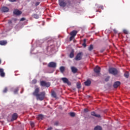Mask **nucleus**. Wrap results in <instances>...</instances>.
<instances>
[{
  "instance_id": "obj_39",
  "label": "nucleus",
  "mask_w": 130,
  "mask_h": 130,
  "mask_svg": "<svg viewBox=\"0 0 130 130\" xmlns=\"http://www.w3.org/2000/svg\"><path fill=\"white\" fill-rule=\"evenodd\" d=\"M83 46L84 47H86V43H84L83 44Z\"/></svg>"
},
{
  "instance_id": "obj_20",
  "label": "nucleus",
  "mask_w": 130,
  "mask_h": 130,
  "mask_svg": "<svg viewBox=\"0 0 130 130\" xmlns=\"http://www.w3.org/2000/svg\"><path fill=\"white\" fill-rule=\"evenodd\" d=\"M94 130H102V127L100 126H96L94 127Z\"/></svg>"
},
{
  "instance_id": "obj_34",
  "label": "nucleus",
  "mask_w": 130,
  "mask_h": 130,
  "mask_svg": "<svg viewBox=\"0 0 130 130\" xmlns=\"http://www.w3.org/2000/svg\"><path fill=\"white\" fill-rule=\"evenodd\" d=\"M30 125H31V126H32L33 127V126H34V122H31Z\"/></svg>"
},
{
  "instance_id": "obj_44",
  "label": "nucleus",
  "mask_w": 130,
  "mask_h": 130,
  "mask_svg": "<svg viewBox=\"0 0 130 130\" xmlns=\"http://www.w3.org/2000/svg\"><path fill=\"white\" fill-rule=\"evenodd\" d=\"M84 43H86V39L84 40Z\"/></svg>"
},
{
  "instance_id": "obj_4",
  "label": "nucleus",
  "mask_w": 130,
  "mask_h": 130,
  "mask_svg": "<svg viewBox=\"0 0 130 130\" xmlns=\"http://www.w3.org/2000/svg\"><path fill=\"white\" fill-rule=\"evenodd\" d=\"M41 86H43V87H50V83L46 82L45 81H41Z\"/></svg>"
},
{
  "instance_id": "obj_28",
  "label": "nucleus",
  "mask_w": 130,
  "mask_h": 130,
  "mask_svg": "<svg viewBox=\"0 0 130 130\" xmlns=\"http://www.w3.org/2000/svg\"><path fill=\"white\" fill-rule=\"evenodd\" d=\"M123 32L124 33V34H128V30L126 29H123Z\"/></svg>"
},
{
  "instance_id": "obj_32",
  "label": "nucleus",
  "mask_w": 130,
  "mask_h": 130,
  "mask_svg": "<svg viewBox=\"0 0 130 130\" xmlns=\"http://www.w3.org/2000/svg\"><path fill=\"white\" fill-rule=\"evenodd\" d=\"M8 92V88L6 87L3 90V93H7Z\"/></svg>"
},
{
  "instance_id": "obj_25",
  "label": "nucleus",
  "mask_w": 130,
  "mask_h": 130,
  "mask_svg": "<svg viewBox=\"0 0 130 130\" xmlns=\"http://www.w3.org/2000/svg\"><path fill=\"white\" fill-rule=\"evenodd\" d=\"M33 16L35 19H38L39 18V15H38V14H34Z\"/></svg>"
},
{
  "instance_id": "obj_31",
  "label": "nucleus",
  "mask_w": 130,
  "mask_h": 130,
  "mask_svg": "<svg viewBox=\"0 0 130 130\" xmlns=\"http://www.w3.org/2000/svg\"><path fill=\"white\" fill-rule=\"evenodd\" d=\"M37 83V80L36 79H34L32 81V84H36Z\"/></svg>"
},
{
  "instance_id": "obj_19",
  "label": "nucleus",
  "mask_w": 130,
  "mask_h": 130,
  "mask_svg": "<svg viewBox=\"0 0 130 130\" xmlns=\"http://www.w3.org/2000/svg\"><path fill=\"white\" fill-rule=\"evenodd\" d=\"M74 50H72L69 55L70 58H73V57H74Z\"/></svg>"
},
{
  "instance_id": "obj_11",
  "label": "nucleus",
  "mask_w": 130,
  "mask_h": 130,
  "mask_svg": "<svg viewBox=\"0 0 130 130\" xmlns=\"http://www.w3.org/2000/svg\"><path fill=\"white\" fill-rule=\"evenodd\" d=\"M94 71L96 73V74H99V73H100V67L96 66L94 69Z\"/></svg>"
},
{
  "instance_id": "obj_5",
  "label": "nucleus",
  "mask_w": 130,
  "mask_h": 130,
  "mask_svg": "<svg viewBox=\"0 0 130 130\" xmlns=\"http://www.w3.org/2000/svg\"><path fill=\"white\" fill-rule=\"evenodd\" d=\"M59 4L60 7L62 8H64L67 5V3H64V0H59Z\"/></svg>"
},
{
  "instance_id": "obj_8",
  "label": "nucleus",
  "mask_w": 130,
  "mask_h": 130,
  "mask_svg": "<svg viewBox=\"0 0 130 130\" xmlns=\"http://www.w3.org/2000/svg\"><path fill=\"white\" fill-rule=\"evenodd\" d=\"M48 67H49V68H56V63L54 62H51L48 64Z\"/></svg>"
},
{
  "instance_id": "obj_41",
  "label": "nucleus",
  "mask_w": 130,
  "mask_h": 130,
  "mask_svg": "<svg viewBox=\"0 0 130 130\" xmlns=\"http://www.w3.org/2000/svg\"><path fill=\"white\" fill-rule=\"evenodd\" d=\"M109 80V77H108L107 79H106L105 81H107Z\"/></svg>"
},
{
  "instance_id": "obj_10",
  "label": "nucleus",
  "mask_w": 130,
  "mask_h": 130,
  "mask_svg": "<svg viewBox=\"0 0 130 130\" xmlns=\"http://www.w3.org/2000/svg\"><path fill=\"white\" fill-rule=\"evenodd\" d=\"M14 15H17V16H19V15H21L22 12L20 11L19 10H15L13 12Z\"/></svg>"
},
{
  "instance_id": "obj_15",
  "label": "nucleus",
  "mask_w": 130,
  "mask_h": 130,
  "mask_svg": "<svg viewBox=\"0 0 130 130\" xmlns=\"http://www.w3.org/2000/svg\"><path fill=\"white\" fill-rule=\"evenodd\" d=\"M18 117V115H17L16 113H14L13 115H12V120H16V119H17Z\"/></svg>"
},
{
  "instance_id": "obj_3",
  "label": "nucleus",
  "mask_w": 130,
  "mask_h": 130,
  "mask_svg": "<svg viewBox=\"0 0 130 130\" xmlns=\"http://www.w3.org/2000/svg\"><path fill=\"white\" fill-rule=\"evenodd\" d=\"M82 57H83V53L80 52L77 54L75 59V60H81V59H82Z\"/></svg>"
},
{
  "instance_id": "obj_29",
  "label": "nucleus",
  "mask_w": 130,
  "mask_h": 130,
  "mask_svg": "<svg viewBox=\"0 0 130 130\" xmlns=\"http://www.w3.org/2000/svg\"><path fill=\"white\" fill-rule=\"evenodd\" d=\"M77 88H78V89H80V88H81V84L80 83H77Z\"/></svg>"
},
{
  "instance_id": "obj_23",
  "label": "nucleus",
  "mask_w": 130,
  "mask_h": 130,
  "mask_svg": "<svg viewBox=\"0 0 130 130\" xmlns=\"http://www.w3.org/2000/svg\"><path fill=\"white\" fill-rule=\"evenodd\" d=\"M124 77L125 78H128V77H129V73L128 72H126L125 74H124Z\"/></svg>"
},
{
  "instance_id": "obj_24",
  "label": "nucleus",
  "mask_w": 130,
  "mask_h": 130,
  "mask_svg": "<svg viewBox=\"0 0 130 130\" xmlns=\"http://www.w3.org/2000/svg\"><path fill=\"white\" fill-rule=\"evenodd\" d=\"M96 6L97 7V8H99V9H102V10H103V6L100 5H96Z\"/></svg>"
},
{
  "instance_id": "obj_12",
  "label": "nucleus",
  "mask_w": 130,
  "mask_h": 130,
  "mask_svg": "<svg viewBox=\"0 0 130 130\" xmlns=\"http://www.w3.org/2000/svg\"><path fill=\"white\" fill-rule=\"evenodd\" d=\"M119 85H120V82L119 81H117L114 83L113 87L114 88H117Z\"/></svg>"
},
{
  "instance_id": "obj_22",
  "label": "nucleus",
  "mask_w": 130,
  "mask_h": 130,
  "mask_svg": "<svg viewBox=\"0 0 130 130\" xmlns=\"http://www.w3.org/2000/svg\"><path fill=\"white\" fill-rule=\"evenodd\" d=\"M38 119H39V120L43 119V115H39L38 116Z\"/></svg>"
},
{
  "instance_id": "obj_36",
  "label": "nucleus",
  "mask_w": 130,
  "mask_h": 130,
  "mask_svg": "<svg viewBox=\"0 0 130 130\" xmlns=\"http://www.w3.org/2000/svg\"><path fill=\"white\" fill-rule=\"evenodd\" d=\"M9 2H11V3H14V2H16V0H9Z\"/></svg>"
},
{
  "instance_id": "obj_43",
  "label": "nucleus",
  "mask_w": 130,
  "mask_h": 130,
  "mask_svg": "<svg viewBox=\"0 0 130 130\" xmlns=\"http://www.w3.org/2000/svg\"><path fill=\"white\" fill-rule=\"evenodd\" d=\"M51 129H52V128H51V127L48 128L47 129V130H51Z\"/></svg>"
},
{
  "instance_id": "obj_42",
  "label": "nucleus",
  "mask_w": 130,
  "mask_h": 130,
  "mask_svg": "<svg viewBox=\"0 0 130 130\" xmlns=\"http://www.w3.org/2000/svg\"><path fill=\"white\" fill-rule=\"evenodd\" d=\"M8 23H9V24H11V23H12V21L9 20V21H8Z\"/></svg>"
},
{
  "instance_id": "obj_35",
  "label": "nucleus",
  "mask_w": 130,
  "mask_h": 130,
  "mask_svg": "<svg viewBox=\"0 0 130 130\" xmlns=\"http://www.w3.org/2000/svg\"><path fill=\"white\" fill-rule=\"evenodd\" d=\"M40 4V2H37L35 4V6H36V7H37V6H39V4Z\"/></svg>"
},
{
  "instance_id": "obj_37",
  "label": "nucleus",
  "mask_w": 130,
  "mask_h": 130,
  "mask_svg": "<svg viewBox=\"0 0 130 130\" xmlns=\"http://www.w3.org/2000/svg\"><path fill=\"white\" fill-rule=\"evenodd\" d=\"M20 21H25V18H22L20 19Z\"/></svg>"
},
{
  "instance_id": "obj_16",
  "label": "nucleus",
  "mask_w": 130,
  "mask_h": 130,
  "mask_svg": "<svg viewBox=\"0 0 130 130\" xmlns=\"http://www.w3.org/2000/svg\"><path fill=\"white\" fill-rule=\"evenodd\" d=\"M85 86H90L91 85V81L88 80L84 82Z\"/></svg>"
},
{
  "instance_id": "obj_6",
  "label": "nucleus",
  "mask_w": 130,
  "mask_h": 130,
  "mask_svg": "<svg viewBox=\"0 0 130 130\" xmlns=\"http://www.w3.org/2000/svg\"><path fill=\"white\" fill-rule=\"evenodd\" d=\"M77 33H78V32H77L76 30H73L71 32V37H70V40H72V39H73V38H74V37L77 35Z\"/></svg>"
},
{
  "instance_id": "obj_33",
  "label": "nucleus",
  "mask_w": 130,
  "mask_h": 130,
  "mask_svg": "<svg viewBox=\"0 0 130 130\" xmlns=\"http://www.w3.org/2000/svg\"><path fill=\"white\" fill-rule=\"evenodd\" d=\"M18 91H19V88H17L16 89H15V90L14 91V94H17Z\"/></svg>"
},
{
  "instance_id": "obj_26",
  "label": "nucleus",
  "mask_w": 130,
  "mask_h": 130,
  "mask_svg": "<svg viewBox=\"0 0 130 130\" xmlns=\"http://www.w3.org/2000/svg\"><path fill=\"white\" fill-rule=\"evenodd\" d=\"M60 71L61 73H63V71H64V67H61L60 68Z\"/></svg>"
},
{
  "instance_id": "obj_2",
  "label": "nucleus",
  "mask_w": 130,
  "mask_h": 130,
  "mask_svg": "<svg viewBox=\"0 0 130 130\" xmlns=\"http://www.w3.org/2000/svg\"><path fill=\"white\" fill-rule=\"evenodd\" d=\"M109 72L110 74H112V75H116L118 71L115 68H110L109 70Z\"/></svg>"
},
{
  "instance_id": "obj_7",
  "label": "nucleus",
  "mask_w": 130,
  "mask_h": 130,
  "mask_svg": "<svg viewBox=\"0 0 130 130\" xmlns=\"http://www.w3.org/2000/svg\"><path fill=\"white\" fill-rule=\"evenodd\" d=\"M62 81L65 84H68V85H71V83L69 81V79L67 78H62L61 79Z\"/></svg>"
},
{
  "instance_id": "obj_14",
  "label": "nucleus",
  "mask_w": 130,
  "mask_h": 130,
  "mask_svg": "<svg viewBox=\"0 0 130 130\" xmlns=\"http://www.w3.org/2000/svg\"><path fill=\"white\" fill-rule=\"evenodd\" d=\"M91 115H92V116H95V117H100V115L96 114L94 112H92L91 113Z\"/></svg>"
},
{
  "instance_id": "obj_1",
  "label": "nucleus",
  "mask_w": 130,
  "mask_h": 130,
  "mask_svg": "<svg viewBox=\"0 0 130 130\" xmlns=\"http://www.w3.org/2000/svg\"><path fill=\"white\" fill-rule=\"evenodd\" d=\"M40 91V88L36 87L35 91L33 92L34 96H36L37 100H40V101H42L45 97V92L43 91L39 93Z\"/></svg>"
},
{
  "instance_id": "obj_9",
  "label": "nucleus",
  "mask_w": 130,
  "mask_h": 130,
  "mask_svg": "<svg viewBox=\"0 0 130 130\" xmlns=\"http://www.w3.org/2000/svg\"><path fill=\"white\" fill-rule=\"evenodd\" d=\"M1 10L4 13H8V12H9V8H8L7 7H3Z\"/></svg>"
},
{
  "instance_id": "obj_21",
  "label": "nucleus",
  "mask_w": 130,
  "mask_h": 130,
  "mask_svg": "<svg viewBox=\"0 0 130 130\" xmlns=\"http://www.w3.org/2000/svg\"><path fill=\"white\" fill-rule=\"evenodd\" d=\"M51 95L52 96V97H54V98H56V93H55V92H52Z\"/></svg>"
},
{
  "instance_id": "obj_13",
  "label": "nucleus",
  "mask_w": 130,
  "mask_h": 130,
  "mask_svg": "<svg viewBox=\"0 0 130 130\" xmlns=\"http://www.w3.org/2000/svg\"><path fill=\"white\" fill-rule=\"evenodd\" d=\"M0 76L1 77H5V72H4V69H0Z\"/></svg>"
},
{
  "instance_id": "obj_17",
  "label": "nucleus",
  "mask_w": 130,
  "mask_h": 130,
  "mask_svg": "<svg viewBox=\"0 0 130 130\" xmlns=\"http://www.w3.org/2000/svg\"><path fill=\"white\" fill-rule=\"evenodd\" d=\"M72 72L75 74V73L78 71V69L74 67H71Z\"/></svg>"
},
{
  "instance_id": "obj_18",
  "label": "nucleus",
  "mask_w": 130,
  "mask_h": 130,
  "mask_svg": "<svg viewBox=\"0 0 130 130\" xmlns=\"http://www.w3.org/2000/svg\"><path fill=\"white\" fill-rule=\"evenodd\" d=\"M7 44V41H0V45H6Z\"/></svg>"
},
{
  "instance_id": "obj_30",
  "label": "nucleus",
  "mask_w": 130,
  "mask_h": 130,
  "mask_svg": "<svg viewBox=\"0 0 130 130\" xmlns=\"http://www.w3.org/2000/svg\"><path fill=\"white\" fill-rule=\"evenodd\" d=\"M88 49H89V51H91V50H92L93 49V45H91L89 47Z\"/></svg>"
},
{
  "instance_id": "obj_40",
  "label": "nucleus",
  "mask_w": 130,
  "mask_h": 130,
  "mask_svg": "<svg viewBox=\"0 0 130 130\" xmlns=\"http://www.w3.org/2000/svg\"><path fill=\"white\" fill-rule=\"evenodd\" d=\"M114 32H115V33H117V30H116V29H114L113 30Z\"/></svg>"
},
{
  "instance_id": "obj_27",
  "label": "nucleus",
  "mask_w": 130,
  "mask_h": 130,
  "mask_svg": "<svg viewBox=\"0 0 130 130\" xmlns=\"http://www.w3.org/2000/svg\"><path fill=\"white\" fill-rule=\"evenodd\" d=\"M70 115L72 117H74L75 116V115H76V114L74 112H71V113H70Z\"/></svg>"
},
{
  "instance_id": "obj_38",
  "label": "nucleus",
  "mask_w": 130,
  "mask_h": 130,
  "mask_svg": "<svg viewBox=\"0 0 130 130\" xmlns=\"http://www.w3.org/2000/svg\"><path fill=\"white\" fill-rule=\"evenodd\" d=\"M84 112H88V109H84Z\"/></svg>"
},
{
  "instance_id": "obj_45",
  "label": "nucleus",
  "mask_w": 130,
  "mask_h": 130,
  "mask_svg": "<svg viewBox=\"0 0 130 130\" xmlns=\"http://www.w3.org/2000/svg\"><path fill=\"white\" fill-rule=\"evenodd\" d=\"M1 62H2V60L0 59V64H1Z\"/></svg>"
}]
</instances>
